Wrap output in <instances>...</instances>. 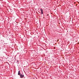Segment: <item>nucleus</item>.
<instances>
[{
	"label": "nucleus",
	"instance_id": "nucleus-3",
	"mask_svg": "<svg viewBox=\"0 0 79 79\" xmlns=\"http://www.w3.org/2000/svg\"><path fill=\"white\" fill-rule=\"evenodd\" d=\"M18 75H19V76H20L21 74H20V71H19Z\"/></svg>",
	"mask_w": 79,
	"mask_h": 79
},
{
	"label": "nucleus",
	"instance_id": "nucleus-5",
	"mask_svg": "<svg viewBox=\"0 0 79 79\" xmlns=\"http://www.w3.org/2000/svg\"><path fill=\"white\" fill-rule=\"evenodd\" d=\"M78 3H79V2H78Z\"/></svg>",
	"mask_w": 79,
	"mask_h": 79
},
{
	"label": "nucleus",
	"instance_id": "nucleus-1",
	"mask_svg": "<svg viewBox=\"0 0 79 79\" xmlns=\"http://www.w3.org/2000/svg\"><path fill=\"white\" fill-rule=\"evenodd\" d=\"M40 10L41 11V13L42 15H43L44 13L43 12V9H40Z\"/></svg>",
	"mask_w": 79,
	"mask_h": 79
},
{
	"label": "nucleus",
	"instance_id": "nucleus-4",
	"mask_svg": "<svg viewBox=\"0 0 79 79\" xmlns=\"http://www.w3.org/2000/svg\"><path fill=\"white\" fill-rule=\"evenodd\" d=\"M47 16H48V14L47 15Z\"/></svg>",
	"mask_w": 79,
	"mask_h": 79
},
{
	"label": "nucleus",
	"instance_id": "nucleus-2",
	"mask_svg": "<svg viewBox=\"0 0 79 79\" xmlns=\"http://www.w3.org/2000/svg\"><path fill=\"white\" fill-rule=\"evenodd\" d=\"M20 77L21 78H22L23 77H24V75L20 74Z\"/></svg>",
	"mask_w": 79,
	"mask_h": 79
}]
</instances>
